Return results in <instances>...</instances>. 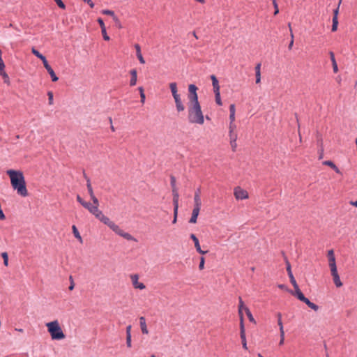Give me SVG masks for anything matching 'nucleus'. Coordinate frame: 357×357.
<instances>
[{
	"instance_id": "obj_1",
	"label": "nucleus",
	"mask_w": 357,
	"mask_h": 357,
	"mask_svg": "<svg viewBox=\"0 0 357 357\" xmlns=\"http://www.w3.org/2000/svg\"><path fill=\"white\" fill-rule=\"evenodd\" d=\"M77 201L100 222L109 227L117 235L128 241H135L134 237L128 232L124 231L118 225L105 215L99 209V206L94 204L85 202L79 195H77Z\"/></svg>"
},
{
	"instance_id": "obj_2",
	"label": "nucleus",
	"mask_w": 357,
	"mask_h": 357,
	"mask_svg": "<svg viewBox=\"0 0 357 357\" xmlns=\"http://www.w3.org/2000/svg\"><path fill=\"white\" fill-rule=\"evenodd\" d=\"M8 175L10 184L17 193L22 197L28 196V190L23 172L20 170L8 169L6 172Z\"/></svg>"
},
{
	"instance_id": "obj_3",
	"label": "nucleus",
	"mask_w": 357,
	"mask_h": 357,
	"mask_svg": "<svg viewBox=\"0 0 357 357\" xmlns=\"http://www.w3.org/2000/svg\"><path fill=\"white\" fill-rule=\"evenodd\" d=\"M188 120L192 123L199 125H202L204 123V115L199 101L189 102Z\"/></svg>"
},
{
	"instance_id": "obj_4",
	"label": "nucleus",
	"mask_w": 357,
	"mask_h": 357,
	"mask_svg": "<svg viewBox=\"0 0 357 357\" xmlns=\"http://www.w3.org/2000/svg\"><path fill=\"white\" fill-rule=\"evenodd\" d=\"M45 326L52 340H61L66 338V335L63 332V330L58 320L48 322L45 324Z\"/></svg>"
},
{
	"instance_id": "obj_5",
	"label": "nucleus",
	"mask_w": 357,
	"mask_h": 357,
	"mask_svg": "<svg viewBox=\"0 0 357 357\" xmlns=\"http://www.w3.org/2000/svg\"><path fill=\"white\" fill-rule=\"evenodd\" d=\"M84 177L86 180V187H87L88 192L90 195L91 199L93 202V204L98 205L99 206V201L93 193V188H92V186L91 184L90 179L85 174H84Z\"/></svg>"
},
{
	"instance_id": "obj_6",
	"label": "nucleus",
	"mask_w": 357,
	"mask_h": 357,
	"mask_svg": "<svg viewBox=\"0 0 357 357\" xmlns=\"http://www.w3.org/2000/svg\"><path fill=\"white\" fill-rule=\"evenodd\" d=\"M234 195L235 198L238 200L246 199L249 197L248 192L241 187H236L234 188Z\"/></svg>"
},
{
	"instance_id": "obj_7",
	"label": "nucleus",
	"mask_w": 357,
	"mask_h": 357,
	"mask_svg": "<svg viewBox=\"0 0 357 357\" xmlns=\"http://www.w3.org/2000/svg\"><path fill=\"white\" fill-rule=\"evenodd\" d=\"M197 87L194 84H190L188 86L189 95L188 99L189 102H195L198 101V96L197 93Z\"/></svg>"
},
{
	"instance_id": "obj_8",
	"label": "nucleus",
	"mask_w": 357,
	"mask_h": 357,
	"mask_svg": "<svg viewBox=\"0 0 357 357\" xmlns=\"http://www.w3.org/2000/svg\"><path fill=\"white\" fill-rule=\"evenodd\" d=\"M171 186L172 189V194H173V202H178V190L176 185V178L174 176H172L171 178Z\"/></svg>"
},
{
	"instance_id": "obj_9",
	"label": "nucleus",
	"mask_w": 357,
	"mask_h": 357,
	"mask_svg": "<svg viewBox=\"0 0 357 357\" xmlns=\"http://www.w3.org/2000/svg\"><path fill=\"white\" fill-rule=\"evenodd\" d=\"M131 278V280H132V285L134 286V287L135 289H145V285L142 283V282H139L138 280H139V277L137 275L135 274V275H132L130 276Z\"/></svg>"
},
{
	"instance_id": "obj_10",
	"label": "nucleus",
	"mask_w": 357,
	"mask_h": 357,
	"mask_svg": "<svg viewBox=\"0 0 357 357\" xmlns=\"http://www.w3.org/2000/svg\"><path fill=\"white\" fill-rule=\"evenodd\" d=\"M190 238L193 241V242L195 243V247L199 253H200L202 255H204V254L207 253L208 251H204L201 249L199 240L195 234H192L190 235Z\"/></svg>"
},
{
	"instance_id": "obj_11",
	"label": "nucleus",
	"mask_w": 357,
	"mask_h": 357,
	"mask_svg": "<svg viewBox=\"0 0 357 357\" xmlns=\"http://www.w3.org/2000/svg\"><path fill=\"white\" fill-rule=\"evenodd\" d=\"M331 272V275L333 276V280L334 284L337 287H341L342 286V282L340 280V276L337 273V270H333Z\"/></svg>"
},
{
	"instance_id": "obj_12",
	"label": "nucleus",
	"mask_w": 357,
	"mask_h": 357,
	"mask_svg": "<svg viewBox=\"0 0 357 357\" xmlns=\"http://www.w3.org/2000/svg\"><path fill=\"white\" fill-rule=\"evenodd\" d=\"M287 264V271L288 273V275L290 278V282L292 284L294 287H297V282L292 274L291 269V265L288 261H286Z\"/></svg>"
},
{
	"instance_id": "obj_13",
	"label": "nucleus",
	"mask_w": 357,
	"mask_h": 357,
	"mask_svg": "<svg viewBox=\"0 0 357 357\" xmlns=\"http://www.w3.org/2000/svg\"><path fill=\"white\" fill-rule=\"evenodd\" d=\"M236 126L235 123H229V137L230 139H237V132H236Z\"/></svg>"
},
{
	"instance_id": "obj_14",
	"label": "nucleus",
	"mask_w": 357,
	"mask_h": 357,
	"mask_svg": "<svg viewBox=\"0 0 357 357\" xmlns=\"http://www.w3.org/2000/svg\"><path fill=\"white\" fill-rule=\"evenodd\" d=\"M174 102H175L176 108L177 112H181L184 111L185 110V107H184V105H183V104L182 102L181 96L175 97L174 98Z\"/></svg>"
},
{
	"instance_id": "obj_15",
	"label": "nucleus",
	"mask_w": 357,
	"mask_h": 357,
	"mask_svg": "<svg viewBox=\"0 0 357 357\" xmlns=\"http://www.w3.org/2000/svg\"><path fill=\"white\" fill-rule=\"evenodd\" d=\"M201 208L194 207L192 212V216L189 220L190 223L195 224L197 222V217L199 215V211Z\"/></svg>"
},
{
	"instance_id": "obj_16",
	"label": "nucleus",
	"mask_w": 357,
	"mask_h": 357,
	"mask_svg": "<svg viewBox=\"0 0 357 357\" xmlns=\"http://www.w3.org/2000/svg\"><path fill=\"white\" fill-rule=\"evenodd\" d=\"M200 189H197L194 196V207L201 208Z\"/></svg>"
},
{
	"instance_id": "obj_17",
	"label": "nucleus",
	"mask_w": 357,
	"mask_h": 357,
	"mask_svg": "<svg viewBox=\"0 0 357 357\" xmlns=\"http://www.w3.org/2000/svg\"><path fill=\"white\" fill-rule=\"evenodd\" d=\"M130 75H131V79H130V86H134L137 84V70L135 69H132V70H130Z\"/></svg>"
},
{
	"instance_id": "obj_18",
	"label": "nucleus",
	"mask_w": 357,
	"mask_h": 357,
	"mask_svg": "<svg viewBox=\"0 0 357 357\" xmlns=\"http://www.w3.org/2000/svg\"><path fill=\"white\" fill-rule=\"evenodd\" d=\"M173 98L181 96L178 93L177 84L176 82H171L169 84Z\"/></svg>"
},
{
	"instance_id": "obj_19",
	"label": "nucleus",
	"mask_w": 357,
	"mask_h": 357,
	"mask_svg": "<svg viewBox=\"0 0 357 357\" xmlns=\"http://www.w3.org/2000/svg\"><path fill=\"white\" fill-rule=\"evenodd\" d=\"M211 79L212 81L213 91L214 92L220 91V85H219V82H218L217 77L214 75H211Z\"/></svg>"
},
{
	"instance_id": "obj_20",
	"label": "nucleus",
	"mask_w": 357,
	"mask_h": 357,
	"mask_svg": "<svg viewBox=\"0 0 357 357\" xmlns=\"http://www.w3.org/2000/svg\"><path fill=\"white\" fill-rule=\"evenodd\" d=\"M139 324H140V328H141L142 332L144 334H148L149 333V331L147 329V326H146V319H145V318L144 317H141L139 318Z\"/></svg>"
},
{
	"instance_id": "obj_21",
	"label": "nucleus",
	"mask_w": 357,
	"mask_h": 357,
	"mask_svg": "<svg viewBox=\"0 0 357 357\" xmlns=\"http://www.w3.org/2000/svg\"><path fill=\"white\" fill-rule=\"evenodd\" d=\"M323 165H326L332 168L337 174H342L339 168L334 164L331 160H326L323 162Z\"/></svg>"
},
{
	"instance_id": "obj_22",
	"label": "nucleus",
	"mask_w": 357,
	"mask_h": 357,
	"mask_svg": "<svg viewBox=\"0 0 357 357\" xmlns=\"http://www.w3.org/2000/svg\"><path fill=\"white\" fill-rule=\"evenodd\" d=\"M229 112H230V114H229L230 123H234L235 112H236V109H235V105L234 104L230 105V106H229Z\"/></svg>"
},
{
	"instance_id": "obj_23",
	"label": "nucleus",
	"mask_w": 357,
	"mask_h": 357,
	"mask_svg": "<svg viewBox=\"0 0 357 357\" xmlns=\"http://www.w3.org/2000/svg\"><path fill=\"white\" fill-rule=\"evenodd\" d=\"M295 290V295L297 296L298 299H299L301 301H304L306 300V297L303 295V294L301 291L298 285L297 284V287H294Z\"/></svg>"
},
{
	"instance_id": "obj_24",
	"label": "nucleus",
	"mask_w": 357,
	"mask_h": 357,
	"mask_svg": "<svg viewBox=\"0 0 357 357\" xmlns=\"http://www.w3.org/2000/svg\"><path fill=\"white\" fill-rule=\"evenodd\" d=\"M330 56H331V62H332L333 72L335 73H336L338 72V67H337V64L336 60L335 59L334 53L333 52H330Z\"/></svg>"
},
{
	"instance_id": "obj_25",
	"label": "nucleus",
	"mask_w": 357,
	"mask_h": 357,
	"mask_svg": "<svg viewBox=\"0 0 357 357\" xmlns=\"http://www.w3.org/2000/svg\"><path fill=\"white\" fill-rule=\"evenodd\" d=\"M174 204V219L172 221L173 224H175L177 221L178 209V202H173Z\"/></svg>"
},
{
	"instance_id": "obj_26",
	"label": "nucleus",
	"mask_w": 357,
	"mask_h": 357,
	"mask_svg": "<svg viewBox=\"0 0 357 357\" xmlns=\"http://www.w3.org/2000/svg\"><path fill=\"white\" fill-rule=\"evenodd\" d=\"M135 48H136V50H137V58L139 61V62L142 64H144L145 63V61L141 54V50H140V47L139 45H135Z\"/></svg>"
},
{
	"instance_id": "obj_27",
	"label": "nucleus",
	"mask_w": 357,
	"mask_h": 357,
	"mask_svg": "<svg viewBox=\"0 0 357 357\" xmlns=\"http://www.w3.org/2000/svg\"><path fill=\"white\" fill-rule=\"evenodd\" d=\"M303 302L313 310L317 311L319 310V306L312 303L308 298H306V300H305Z\"/></svg>"
},
{
	"instance_id": "obj_28",
	"label": "nucleus",
	"mask_w": 357,
	"mask_h": 357,
	"mask_svg": "<svg viewBox=\"0 0 357 357\" xmlns=\"http://www.w3.org/2000/svg\"><path fill=\"white\" fill-rule=\"evenodd\" d=\"M46 70L51 76L52 82H56L59 79L58 77L56 75L54 71L53 70L51 66L47 68Z\"/></svg>"
},
{
	"instance_id": "obj_29",
	"label": "nucleus",
	"mask_w": 357,
	"mask_h": 357,
	"mask_svg": "<svg viewBox=\"0 0 357 357\" xmlns=\"http://www.w3.org/2000/svg\"><path fill=\"white\" fill-rule=\"evenodd\" d=\"M238 300H239L238 314H239V317H241V316H243V310H245V307H246L244 305V303L241 297H239Z\"/></svg>"
},
{
	"instance_id": "obj_30",
	"label": "nucleus",
	"mask_w": 357,
	"mask_h": 357,
	"mask_svg": "<svg viewBox=\"0 0 357 357\" xmlns=\"http://www.w3.org/2000/svg\"><path fill=\"white\" fill-rule=\"evenodd\" d=\"M72 229H73V232L75 237L82 243V236H81L79 232L78 231L77 227L75 225H73L72 227Z\"/></svg>"
},
{
	"instance_id": "obj_31",
	"label": "nucleus",
	"mask_w": 357,
	"mask_h": 357,
	"mask_svg": "<svg viewBox=\"0 0 357 357\" xmlns=\"http://www.w3.org/2000/svg\"><path fill=\"white\" fill-rule=\"evenodd\" d=\"M245 314L248 316V318L250 320V321L253 322L254 324H256V321H255V320L248 307H245Z\"/></svg>"
},
{
	"instance_id": "obj_32",
	"label": "nucleus",
	"mask_w": 357,
	"mask_h": 357,
	"mask_svg": "<svg viewBox=\"0 0 357 357\" xmlns=\"http://www.w3.org/2000/svg\"><path fill=\"white\" fill-rule=\"evenodd\" d=\"M138 90H139V93H140V98H141L140 101H141V102L142 104H144V102H145V99H146V96H145V93H144V89H143L142 86H140V87L138 88Z\"/></svg>"
},
{
	"instance_id": "obj_33",
	"label": "nucleus",
	"mask_w": 357,
	"mask_h": 357,
	"mask_svg": "<svg viewBox=\"0 0 357 357\" xmlns=\"http://www.w3.org/2000/svg\"><path fill=\"white\" fill-rule=\"evenodd\" d=\"M328 265H329L331 271H333V270H337L335 259H331L328 260Z\"/></svg>"
},
{
	"instance_id": "obj_34",
	"label": "nucleus",
	"mask_w": 357,
	"mask_h": 357,
	"mask_svg": "<svg viewBox=\"0 0 357 357\" xmlns=\"http://www.w3.org/2000/svg\"><path fill=\"white\" fill-rule=\"evenodd\" d=\"M240 334H245V327L243 324V316L240 317Z\"/></svg>"
},
{
	"instance_id": "obj_35",
	"label": "nucleus",
	"mask_w": 357,
	"mask_h": 357,
	"mask_svg": "<svg viewBox=\"0 0 357 357\" xmlns=\"http://www.w3.org/2000/svg\"><path fill=\"white\" fill-rule=\"evenodd\" d=\"M215 97V102L218 105H222V102L220 98V91L214 92Z\"/></svg>"
},
{
	"instance_id": "obj_36",
	"label": "nucleus",
	"mask_w": 357,
	"mask_h": 357,
	"mask_svg": "<svg viewBox=\"0 0 357 357\" xmlns=\"http://www.w3.org/2000/svg\"><path fill=\"white\" fill-rule=\"evenodd\" d=\"M48 96V103L50 105H52L54 104V96L52 91L47 92Z\"/></svg>"
},
{
	"instance_id": "obj_37",
	"label": "nucleus",
	"mask_w": 357,
	"mask_h": 357,
	"mask_svg": "<svg viewBox=\"0 0 357 357\" xmlns=\"http://www.w3.org/2000/svg\"><path fill=\"white\" fill-rule=\"evenodd\" d=\"M1 257L3 259V264L6 266H8V253L4 252L1 253Z\"/></svg>"
},
{
	"instance_id": "obj_38",
	"label": "nucleus",
	"mask_w": 357,
	"mask_h": 357,
	"mask_svg": "<svg viewBox=\"0 0 357 357\" xmlns=\"http://www.w3.org/2000/svg\"><path fill=\"white\" fill-rule=\"evenodd\" d=\"M240 335H241L243 347L245 349H248L245 334H240Z\"/></svg>"
},
{
	"instance_id": "obj_39",
	"label": "nucleus",
	"mask_w": 357,
	"mask_h": 357,
	"mask_svg": "<svg viewBox=\"0 0 357 357\" xmlns=\"http://www.w3.org/2000/svg\"><path fill=\"white\" fill-rule=\"evenodd\" d=\"M101 13L103 14V15H109L111 17H112V18H114V16H116V15L114 14V12L111 10H107V9H105V10H102L101 11Z\"/></svg>"
},
{
	"instance_id": "obj_40",
	"label": "nucleus",
	"mask_w": 357,
	"mask_h": 357,
	"mask_svg": "<svg viewBox=\"0 0 357 357\" xmlns=\"http://www.w3.org/2000/svg\"><path fill=\"white\" fill-rule=\"evenodd\" d=\"M278 324L280 326V333H281L282 331H284V328H283V325H282V322L280 313L278 314Z\"/></svg>"
},
{
	"instance_id": "obj_41",
	"label": "nucleus",
	"mask_w": 357,
	"mask_h": 357,
	"mask_svg": "<svg viewBox=\"0 0 357 357\" xmlns=\"http://www.w3.org/2000/svg\"><path fill=\"white\" fill-rule=\"evenodd\" d=\"M236 140H237V139H229L230 145L231 146V149H232L233 151H236V146H237Z\"/></svg>"
},
{
	"instance_id": "obj_42",
	"label": "nucleus",
	"mask_w": 357,
	"mask_h": 357,
	"mask_svg": "<svg viewBox=\"0 0 357 357\" xmlns=\"http://www.w3.org/2000/svg\"><path fill=\"white\" fill-rule=\"evenodd\" d=\"M338 26V20L333 19V25L331 28L332 31H336Z\"/></svg>"
},
{
	"instance_id": "obj_43",
	"label": "nucleus",
	"mask_w": 357,
	"mask_h": 357,
	"mask_svg": "<svg viewBox=\"0 0 357 357\" xmlns=\"http://www.w3.org/2000/svg\"><path fill=\"white\" fill-rule=\"evenodd\" d=\"M31 52L37 56L38 59H42L44 56L40 54L37 50H36L34 47L31 49Z\"/></svg>"
},
{
	"instance_id": "obj_44",
	"label": "nucleus",
	"mask_w": 357,
	"mask_h": 357,
	"mask_svg": "<svg viewBox=\"0 0 357 357\" xmlns=\"http://www.w3.org/2000/svg\"><path fill=\"white\" fill-rule=\"evenodd\" d=\"M113 20L115 22V24H116V27H118L119 29H121L122 28L121 23L119 19L118 18V17L116 15L114 16Z\"/></svg>"
},
{
	"instance_id": "obj_45",
	"label": "nucleus",
	"mask_w": 357,
	"mask_h": 357,
	"mask_svg": "<svg viewBox=\"0 0 357 357\" xmlns=\"http://www.w3.org/2000/svg\"><path fill=\"white\" fill-rule=\"evenodd\" d=\"M327 257H328V260H330L331 259H335L333 250H330L328 251Z\"/></svg>"
},
{
	"instance_id": "obj_46",
	"label": "nucleus",
	"mask_w": 357,
	"mask_h": 357,
	"mask_svg": "<svg viewBox=\"0 0 357 357\" xmlns=\"http://www.w3.org/2000/svg\"><path fill=\"white\" fill-rule=\"evenodd\" d=\"M0 75L4 78V82L9 83V77L5 71L0 72Z\"/></svg>"
},
{
	"instance_id": "obj_47",
	"label": "nucleus",
	"mask_w": 357,
	"mask_h": 357,
	"mask_svg": "<svg viewBox=\"0 0 357 357\" xmlns=\"http://www.w3.org/2000/svg\"><path fill=\"white\" fill-rule=\"evenodd\" d=\"M101 32H102V34L104 40H109L110 38H109V36L107 33L106 28L103 29H101Z\"/></svg>"
},
{
	"instance_id": "obj_48",
	"label": "nucleus",
	"mask_w": 357,
	"mask_h": 357,
	"mask_svg": "<svg viewBox=\"0 0 357 357\" xmlns=\"http://www.w3.org/2000/svg\"><path fill=\"white\" fill-rule=\"evenodd\" d=\"M204 264H205V259H204V257H202L200 258V262H199V270H203L204 268Z\"/></svg>"
},
{
	"instance_id": "obj_49",
	"label": "nucleus",
	"mask_w": 357,
	"mask_h": 357,
	"mask_svg": "<svg viewBox=\"0 0 357 357\" xmlns=\"http://www.w3.org/2000/svg\"><path fill=\"white\" fill-rule=\"evenodd\" d=\"M58 6L61 9H65L66 6L61 0H54Z\"/></svg>"
},
{
	"instance_id": "obj_50",
	"label": "nucleus",
	"mask_w": 357,
	"mask_h": 357,
	"mask_svg": "<svg viewBox=\"0 0 357 357\" xmlns=\"http://www.w3.org/2000/svg\"><path fill=\"white\" fill-rule=\"evenodd\" d=\"M126 345L128 348L132 347L131 335H126Z\"/></svg>"
},
{
	"instance_id": "obj_51",
	"label": "nucleus",
	"mask_w": 357,
	"mask_h": 357,
	"mask_svg": "<svg viewBox=\"0 0 357 357\" xmlns=\"http://www.w3.org/2000/svg\"><path fill=\"white\" fill-rule=\"evenodd\" d=\"M339 8H340V6L338 5L337 8L333 10V19L338 20Z\"/></svg>"
},
{
	"instance_id": "obj_52",
	"label": "nucleus",
	"mask_w": 357,
	"mask_h": 357,
	"mask_svg": "<svg viewBox=\"0 0 357 357\" xmlns=\"http://www.w3.org/2000/svg\"><path fill=\"white\" fill-rule=\"evenodd\" d=\"M40 60L43 61V63L44 65V67L45 68V69H47V68L50 67V66L49 65L46 58L45 56H43L42 59H40Z\"/></svg>"
},
{
	"instance_id": "obj_53",
	"label": "nucleus",
	"mask_w": 357,
	"mask_h": 357,
	"mask_svg": "<svg viewBox=\"0 0 357 357\" xmlns=\"http://www.w3.org/2000/svg\"><path fill=\"white\" fill-rule=\"evenodd\" d=\"M280 340L279 344L282 345L284 344V331H282L281 333H280Z\"/></svg>"
},
{
	"instance_id": "obj_54",
	"label": "nucleus",
	"mask_w": 357,
	"mask_h": 357,
	"mask_svg": "<svg viewBox=\"0 0 357 357\" xmlns=\"http://www.w3.org/2000/svg\"><path fill=\"white\" fill-rule=\"evenodd\" d=\"M273 5L275 8L274 15H276L279 13L278 5L276 1H274V2H273Z\"/></svg>"
},
{
	"instance_id": "obj_55",
	"label": "nucleus",
	"mask_w": 357,
	"mask_h": 357,
	"mask_svg": "<svg viewBox=\"0 0 357 357\" xmlns=\"http://www.w3.org/2000/svg\"><path fill=\"white\" fill-rule=\"evenodd\" d=\"M98 22L100 24V26L101 29H103L106 28L105 25V23H104L103 20L101 18H98Z\"/></svg>"
},
{
	"instance_id": "obj_56",
	"label": "nucleus",
	"mask_w": 357,
	"mask_h": 357,
	"mask_svg": "<svg viewBox=\"0 0 357 357\" xmlns=\"http://www.w3.org/2000/svg\"><path fill=\"white\" fill-rule=\"evenodd\" d=\"M255 74L256 73H261V63H258L256 65L255 68Z\"/></svg>"
},
{
	"instance_id": "obj_57",
	"label": "nucleus",
	"mask_w": 357,
	"mask_h": 357,
	"mask_svg": "<svg viewBox=\"0 0 357 357\" xmlns=\"http://www.w3.org/2000/svg\"><path fill=\"white\" fill-rule=\"evenodd\" d=\"M255 77H256V84H259L261 82V73H256L255 74Z\"/></svg>"
},
{
	"instance_id": "obj_58",
	"label": "nucleus",
	"mask_w": 357,
	"mask_h": 357,
	"mask_svg": "<svg viewBox=\"0 0 357 357\" xmlns=\"http://www.w3.org/2000/svg\"><path fill=\"white\" fill-rule=\"evenodd\" d=\"M83 1H85L86 3H87L91 8H93L94 7V3L92 1V0H83Z\"/></svg>"
},
{
	"instance_id": "obj_59",
	"label": "nucleus",
	"mask_w": 357,
	"mask_h": 357,
	"mask_svg": "<svg viewBox=\"0 0 357 357\" xmlns=\"http://www.w3.org/2000/svg\"><path fill=\"white\" fill-rule=\"evenodd\" d=\"M130 331H131V326L130 325L126 327V335H131Z\"/></svg>"
},
{
	"instance_id": "obj_60",
	"label": "nucleus",
	"mask_w": 357,
	"mask_h": 357,
	"mask_svg": "<svg viewBox=\"0 0 357 357\" xmlns=\"http://www.w3.org/2000/svg\"><path fill=\"white\" fill-rule=\"evenodd\" d=\"M70 279L72 280V282H71V284H70V285L69 287V289L70 290H73L74 289V282H73V280L71 276L70 277Z\"/></svg>"
},
{
	"instance_id": "obj_61",
	"label": "nucleus",
	"mask_w": 357,
	"mask_h": 357,
	"mask_svg": "<svg viewBox=\"0 0 357 357\" xmlns=\"http://www.w3.org/2000/svg\"><path fill=\"white\" fill-rule=\"evenodd\" d=\"M293 45H294V40H291L289 45H288V49L289 50H291V48L293 47Z\"/></svg>"
},
{
	"instance_id": "obj_62",
	"label": "nucleus",
	"mask_w": 357,
	"mask_h": 357,
	"mask_svg": "<svg viewBox=\"0 0 357 357\" xmlns=\"http://www.w3.org/2000/svg\"><path fill=\"white\" fill-rule=\"evenodd\" d=\"M5 65L4 63H0V72L4 71Z\"/></svg>"
},
{
	"instance_id": "obj_63",
	"label": "nucleus",
	"mask_w": 357,
	"mask_h": 357,
	"mask_svg": "<svg viewBox=\"0 0 357 357\" xmlns=\"http://www.w3.org/2000/svg\"><path fill=\"white\" fill-rule=\"evenodd\" d=\"M350 204H351V205H352V206H354L357 207V200H356V201H355V202H350Z\"/></svg>"
},
{
	"instance_id": "obj_64",
	"label": "nucleus",
	"mask_w": 357,
	"mask_h": 357,
	"mask_svg": "<svg viewBox=\"0 0 357 357\" xmlns=\"http://www.w3.org/2000/svg\"><path fill=\"white\" fill-rule=\"evenodd\" d=\"M323 151H323V149H321V153H320V155H319V159H322V158H323V155H324Z\"/></svg>"
}]
</instances>
